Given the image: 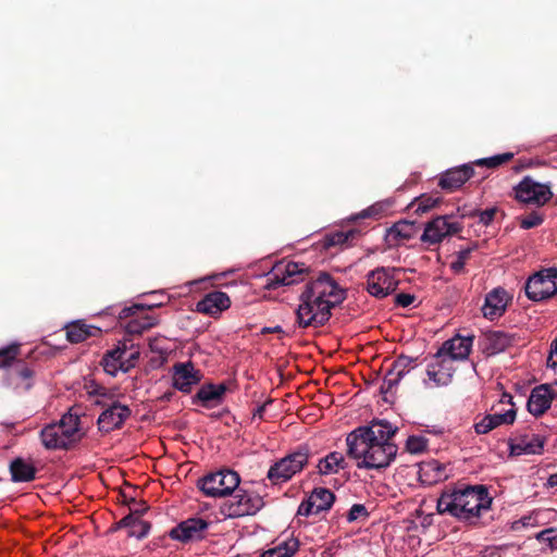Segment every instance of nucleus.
Masks as SVG:
<instances>
[{
	"label": "nucleus",
	"instance_id": "f8f14e48",
	"mask_svg": "<svg viewBox=\"0 0 557 557\" xmlns=\"http://www.w3.org/2000/svg\"><path fill=\"white\" fill-rule=\"evenodd\" d=\"M201 377L200 371L191 362H178L172 367V385L182 393H190Z\"/></svg>",
	"mask_w": 557,
	"mask_h": 557
},
{
	"label": "nucleus",
	"instance_id": "69168bd1",
	"mask_svg": "<svg viewBox=\"0 0 557 557\" xmlns=\"http://www.w3.org/2000/svg\"><path fill=\"white\" fill-rule=\"evenodd\" d=\"M504 397H508V399H509L508 401H510V400H511V396H510V395H508V394H505V395H504Z\"/></svg>",
	"mask_w": 557,
	"mask_h": 557
},
{
	"label": "nucleus",
	"instance_id": "338daca9",
	"mask_svg": "<svg viewBox=\"0 0 557 557\" xmlns=\"http://www.w3.org/2000/svg\"><path fill=\"white\" fill-rule=\"evenodd\" d=\"M274 331H275V332H278V331H281V327H280V326H276V327L274 329Z\"/></svg>",
	"mask_w": 557,
	"mask_h": 557
},
{
	"label": "nucleus",
	"instance_id": "4c0bfd02",
	"mask_svg": "<svg viewBox=\"0 0 557 557\" xmlns=\"http://www.w3.org/2000/svg\"><path fill=\"white\" fill-rule=\"evenodd\" d=\"M512 158H513L512 152H505V153H500V154H495L493 157L479 159L474 162V164L480 165V166L484 165V166L494 169V168H497V166L510 161Z\"/></svg>",
	"mask_w": 557,
	"mask_h": 557
},
{
	"label": "nucleus",
	"instance_id": "f704fd0d",
	"mask_svg": "<svg viewBox=\"0 0 557 557\" xmlns=\"http://www.w3.org/2000/svg\"><path fill=\"white\" fill-rule=\"evenodd\" d=\"M420 472L422 475L430 478V483L443 481L448 476L446 473V467L437 460L423 462L420 467Z\"/></svg>",
	"mask_w": 557,
	"mask_h": 557
},
{
	"label": "nucleus",
	"instance_id": "20e7f679",
	"mask_svg": "<svg viewBox=\"0 0 557 557\" xmlns=\"http://www.w3.org/2000/svg\"><path fill=\"white\" fill-rule=\"evenodd\" d=\"M264 506L263 497L249 490L236 488L235 494L225 500L221 507V512L228 518H240L253 516Z\"/></svg>",
	"mask_w": 557,
	"mask_h": 557
},
{
	"label": "nucleus",
	"instance_id": "cd10ccee",
	"mask_svg": "<svg viewBox=\"0 0 557 557\" xmlns=\"http://www.w3.org/2000/svg\"><path fill=\"white\" fill-rule=\"evenodd\" d=\"M101 334V329L85 324L81 321H76L67 325L66 338L69 342L77 344L86 341L89 337H95Z\"/></svg>",
	"mask_w": 557,
	"mask_h": 557
},
{
	"label": "nucleus",
	"instance_id": "7c9ffc66",
	"mask_svg": "<svg viewBox=\"0 0 557 557\" xmlns=\"http://www.w3.org/2000/svg\"><path fill=\"white\" fill-rule=\"evenodd\" d=\"M543 446V440L537 435H532L531 437H521L517 444L511 446V449L517 455H535L542 453Z\"/></svg>",
	"mask_w": 557,
	"mask_h": 557
},
{
	"label": "nucleus",
	"instance_id": "8fccbe9b",
	"mask_svg": "<svg viewBox=\"0 0 557 557\" xmlns=\"http://www.w3.org/2000/svg\"><path fill=\"white\" fill-rule=\"evenodd\" d=\"M493 430V425L491 424V419L485 416L481 421L474 424V431L478 434H486Z\"/></svg>",
	"mask_w": 557,
	"mask_h": 557
},
{
	"label": "nucleus",
	"instance_id": "423d86ee",
	"mask_svg": "<svg viewBox=\"0 0 557 557\" xmlns=\"http://www.w3.org/2000/svg\"><path fill=\"white\" fill-rule=\"evenodd\" d=\"M398 268L380 267L367 274L366 289L375 298H385L394 293L399 284Z\"/></svg>",
	"mask_w": 557,
	"mask_h": 557
},
{
	"label": "nucleus",
	"instance_id": "b1692460",
	"mask_svg": "<svg viewBox=\"0 0 557 557\" xmlns=\"http://www.w3.org/2000/svg\"><path fill=\"white\" fill-rule=\"evenodd\" d=\"M40 440L44 447L49 450L67 449L70 447L60 425L57 423L46 425L40 431Z\"/></svg>",
	"mask_w": 557,
	"mask_h": 557
},
{
	"label": "nucleus",
	"instance_id": "13d9d810",
	"mask_svg": "<svg viewBox=\"0 0 557 557\" xmlns=\"http://www.w3.org/2000/svg\"><path fill=\"white\" fill-rule=\"evenodd\" d=\"M348 234L346 233H335L330 237V245H342L348 240Z\"/></svg>",
	"mask_w": 557,
	"mask_h": 557
},
{
	"label": "nucleus",
	"instance_id": "c9c22d12",
	"mask_svg": "<svg viewBox=\"0 0 557 557\" xmlns=\"http://www.w3.org/2000/svg\"><path fill=\"white\" fill-rule=\"evenodd\" d=\"M319 512L329 510L335 500V495L327 488H314L309 496Z\"/></svg>",
	"mask_w": 557,
	"mask_h": 557
},
{
	"label": "nucleus",
	"instance_id": "680f3d73",
	"mask_svg": "<svg viewBox=\"0 0 557 557\" xmlns=\"http://www.w3.org/2000/svg\"><path fill=\"white\" fill-rule=\"evenodd\" d=\"M138 357H139V351H137V350H134L131 352L127 351V355L125 356V361H132V368H134L135 362L138 359Z\"/></svg>",
	"mask_w": 557,
	"mask_h": 557
},
{
	"label": "nucleus",
	"instance_id": "6ab92c4d",
	"mask_svg": "<svg viewBox=\"0 0 557 557\" xmlns=\"http://www.w3.org/2000/svg\"><path fill=\"white\" fill-rule=\"evenodd\" d=\"M471 347L472 337L456 336L446 341L437 352L440 357H445V359H449L453 363L455 360L467 359Z\"/></svg>",
	"mask_w": 557,
	"mask_h": 557
},
{
	"label": "nucleus",
	"instance_id": "e433bc0d",
	"mask_svg": "<svg viewBox=\"0 0 557 557\" xmlns=\"http://www.w3.org/2000/svg\"><path fill=\"white\" fill-rule=\"evenodd\" d=\"M389 208L388 201H380L375 202L372 206L368 207L367 209L362 210L357 218L358 219H379L381 218Z\"/></svg>",
	"mask_w": 557,
	"mask_h": 557
},
{
	"label": "nucleus",
	"instance_id": "c756f323",
	"mask_svg": "<svg viewBox=\"0 0 557 557\" xmlns=\"http://www.w3.org/2000/svg\"><path fill=\"white\" fill-rule=\"evenodd\" d=\"M347 467L345 457L339 451H332L318 463V471L321 475L336 474Z\"/></svg>",
	"mask_w": 557,
	"mask_h": 557
},
{
	"label": "nucleus",
	"instance_id": "ddd939ff",
	"mask_svg": "<svg viewBox=\"0 0 557 557\" xmlns=\"http://www.w3.org/2000/svg\"><path fill=\"white\" fill-rule=\"evenodd\" d=\"M209 528V522L202 518H188L175 528H173L169 535L172 540L182 543L199 541L203 539L206 530Z\"/></svg>",
	"mask_w": 557,
	"mask_h": 557
},
{
	"label": "nucleus",
	"instance_id": "4468645a",
	"mask_svg": "<svg viewBox=\"0 0 557 557\" xmlns=\"http://www.w3.org/2000/svg\"><path fill=\"white\" fill-rule=\"evenodd\" d=\"M491 502L486 487L483 485L469 486V497L463 503L465 510H467L463 522L472 523L483 510L490 508Z\"/></svg>",
	"mask_w": 557,
	"mask_h": 557
},
{
	"label": "nucleus",
	"instance_id": "052dcab7",
	"mask_svg": "<svg viewBox=\"0 0 557 557\" xmlns=\"http://www.w3.org/2000/svg\"><path fill=\"white\" fill-rule=\"evenodd\" d=\"M271 403H272V400H268L263 405L257 407L256 410L253 411V418L262 419L267 405L271 404Z\"/></svg>",
	"mask_w": 557,
	"mask_h": 557
},
{
	"label": "nucleus",
	"instance_id": "de8ad7c7",
	"mask_svg": "<svg viewBox=\"0 0 557 557\" xmlns=\"http://www.w3.org/2000/svg\"><path fill=\"white\" fill-rule=\"evenodd\" d=\"M470 249L460 250L458 252L457 259L453 261L450 264V268L455 273H460L463 270V267L470 256Z\"/></svg>",
	"mask_w": 557,
	"mask_h": 557
},
{
	"label": "nucleus",
	"instance_id": "864d4df0",
	"mask_svg": "<svg viewBox=\"0 0 557 557\" xmlns=\"http://www.w3.org/2000/svg\"><path fill=\"white\" fill-rule=\"evenodd\" d=\"M136 528H138L139 531L137 532L136 530H133L131 535L136 536L137 539H143L148 534L150 525L147 522L139 521Z\"/></svg>",
	"mask_w": 557,
	"mask_h": 557
},
{
	"label": "nucleus",
	"instance_id": "72a5a7b5",
	"mask_svg": "<svg viewBox=\"0 0 557 557\" xmlns=\"http://www.w3.org/2000/svg\"><path fill=\"white\" fill-rule=\"evenodd\" d=\"M298 548V540L288 539L263 552L261 557H292L296 554Z\"/></svg>",
	"mask_w": 557,
	"mask_h": 557
},
{
	"label": "nucleus",
	"instance_id": "603ef678",
	"mask_svg": "<svg viewBox=\"0 0 557 557\" xmlns=\"http://www.w3.org/2000/svg\"><path fill=\"white\" fill-rule=\"evenodd\" d=\"M413 300L414 296L405 293L398 294L395 298L396 304L404 308L410 306Z\"/></svg>",
	"mask_w": 557,
	"mask_h": 557
},
{
	"label": "nucleus",
	"instance_id": "aec40b11",
	"mask_svg": "<svg viewBox=\"0 0 557 557\" xmlns=\"http://www.w3.org/2000/svg\"><path fill=\"white\" fill-rule=\"evenodd\" d=\"M555 396L556 394L549 385L543 384L534 387L527 404L529 412L536 417L543 414L550 407Z\"/></svg>",
	"mask_w": 557,
	"mask_h": 557
},
{
	"label": "nucleus",
	"instance_id": "5701e85b",
	"mask_svg": "<svg viewBox=\"0 0 557 557\" xmlns=\"http://www.w3.org/2000/svg\"><path fill=\"white\" fill-rule=\"evenodd\" d=\"M418 233V227L413 222L399 221L389 227L386 232V242L389 246H399L405 240L413 238Z\"/></svg>",
	"mask_w": 557,
	"mask_h": 557
},
{
	"label": "nucleus",
	"instance_id": "0e129e2a",
	"mask_svg": "<svg viewBox=\"0 0 557 557\" xmlns=\"http://www.w3.org/2000/svg\"><path fill=\"white\" fill-rule=\"evenodd\" d=\"M104 388L103 387H97L96 389H94L91 393H95V394H102V391Z\"/></svg>",
	"mask_w": 557,
	"mask_h": 557
},
{
	"label": "nucleus",
	"instance_id": "0eeeda50",
	"mask_svg": "<svg viewBox=\"0 0 557 557\" xmlns=\"http://www.w3.org/2000/svg\"><path fill=\"white\" fill-rule=\"evenodd\" d=\"M525 294L533 301H541L557 294V269H545L530 276L525 284Z\"/></svg>",
	"mask_w": 557,
	"mask_h": 557
},
{
	"label": "nucleus",
	"instance_id": "a18cd8bd",
	"mask_svg": "<svg viewBox=\"0 0 557 557\" xmlns=\"http://www.w3.org/2000/svg\"><path fill=\"white\" fill-rule=\"evenodd\" d=\"M543 216L536 212H532L524 216L520 221V227L523 230H530L536 227L543 223Z\"/></svg>",
	"mask_w": 557,
	"mask_h": 557
},
{
	"label": "nucleus",
	"instance_id": "dca6fc26",
	"mask_svg": "<svg viewBox=\"0 0 557 557\" xmlns=\"http://www.w3.org/2000/svg\"><path fill=\"white\" fill-rule=\"evenodd\" d=\"M131 416V409L126 405L113 403L98 418V428L101 432L109 433L120 429Z\"/></svg>",
	"mask_w": 557,
	"mask_h": 557
},
{
	"label": "nucleus",
	"instance_id": "f3484780",
	"mask_svg": "<svg viewBox=\"0 0 557 557\" xmlns=\"http://www.w3.org/2000/svg\"><path fill=\"white\" fill-rule=\"evenodd\" d=\"M473 175L474 169L472 164L451 168L441 175L438 186L445 190L453 191L461 187Z\"/></svg>",
	"mask_w": 557,
	"mask_h": 557
},
{
	"label": "nucleus",
	"instance_id": "f03ea898",
	"mask_svg": "<svg viewBox=\"0 0 557 557\" xmlns=\"http://www.w3.org/2000/svg\"><path fill=\"white\" fill-rule=\"evenodd\" d=\"M345 290L326 272L307 282L299 296L296 309V322L299 327L323 326L332 315V309L345 299Z\"/></svg>",
	"mask_w": 557,
	"mask_h": 557
},
{
	"label": "nucleus",
	"instance_id": "4d7b16f0",
	"mask_svg": "<svg viewBox=\"0 0 557 557\" xmlns=\"http://www.w3.org/2000/svg\"><path fill=\"white\" fill-rule=\"evenodd\" d=\"M547 362L553 368L557 367V337L553 341L550 345V351Z\"/></svg>",
	"mask_w": 557,
	"mask_h": 557
},
{
	"label": "nucleus",
	"instance_id": "2f4dec72",
	"mask_svg": "<svg viewBox=\"0 0 557 557\" xmlns=\"http://www.w3.org/2000/svg\"><path fill=\"white\" fill-rule=\"evenodd\" d=\"M10 471L14 482H29L35 479L36 473L34 466L21 458H16L11 462Z\"/></svg>",
	"mask_w": 557,
	"mask_h": 557
},
{
	"label": "nucleus",
	"instance_id": "e2e57ef3",
	"mask_svg": "<svg viewBox=\"0 0 557 557\" xmlns=\"http://www.w3.org/2000/svg\"><path fill=\"white\" fill-rule=\"evenodd\" d=\"M547 485L550 487L557 486V473L550 474L547 479Z\"/></svg>",
	"mask_w": 557,
	"mask_h": 557
},
{
	"label": "nucleus",
	"instance_id": "1a4fd4ad",
	"mask_svg": "<svg viewBox=\"0 0 557 557\" xmlns=\"http://www.w3.org/2000/svg\"><path fill=\"white\" fill-rule=\"evenodd\" d=\"M516 198L524 203L544 206L553 197L550 186L525 176L515 188Z\"/></svg>",
	"mask_w": 557,
	"mask_h": 557
},
{
	"label": "nucleus",
	"instance_id": "c85d7f7f",
	"mask_svg": "<svg viewBox=\"0 0 557 557\" xmlns=\"http://www.w3.org/2000/svg\"><path fill=\"white\" fill-rule=\"evenodd\" d=\"M512 344V337L504 332H490L485 336L484 351L490 355H497L505 351Z\"/></svg>",
	"mask_w": 557,
	"mask_h": 557
},
{
	"label": "nucleus",
	"instance_id": "a878e982",
	"mask_svg": "<svg viewBox=\"0 0 557 557\" xmlns=\"http://www.w3.org/2000/svg\"><path fill=\"white\" fill-rule=\"evenodd\" d=\"M57 424L60 425L70 446L81 440L79 413L77 411L70 409Z\"/></svg>",
	"mask_w": 557,
	"mask_h": 557
},
{
	"label": "nucleus",
	"instance_id": "9d476101",
	"mask_svg": "<svg viewBox=\"0 0 557 557\" xmlns=\"http://www.w3.org/2000/svg\"><path fill=\"white\" fill-rule=\"evenodd\" d=\"M447 215H441L425 224L424 232L421 235V242L429 245H436L446 237L458 234L461 231V224L451 222Z\"/></svg>",
	"mask_w": 557,
	"mask_h": 557
},
{
	"label": "nucleus",
	"instance_id": "c03bdc74",
	"mask_svg": "<svg viewBox=\"0 0 557 557\" xmlns=\"http://www.w3.org/2000/svg\"><path fill=\"white\" fill-rule=\"evenodd\" d=\"M369 512L364 505L362 504H355L351 506L347 513V520L348 522H354L358 519H366L368 518Z\"/></svg>",
	"mask_w": 557,
	"mask_h": 557
},
{
	"label": "nucleus",
	"instance_id": "bb28decb",
	"mask_svg": "<svg viewBox=\"0 0 557 557\" xmlns=\"http://www.w3.org/2000/svg\"><path fill=\"white\" fill-rule=\"evenodd\" d=\"M33 370L25 363L18 361L10 370L9 380L16 389L28 391L32 387Z\"/></svg>",
	"mask_w": 557,
	"mask_h": 557
},
{
	"label": "nucleus",
	"instance_id": "f257e3e1",
	"mask_svg": "<svg viewBox=\"0 0 557 557\" xmlns=\"http://www.w3.org/2000/svg\"><path fill=\"white\" fill-rule=\"evenodd\" d=\"M397 430L387 420H373L369 425L359 426L347 434V455L356 460L359 469H385L398 453L393 442Z\"/></svg>",
	"mask_w": 557,
	"mask_h": 557
},
{
	"label": "nucleus",
	"instance_id": "6e6d98bb",
	"mask_svg": "<svg viewBox=\"0 0 557 557\" xmlns=\"http://www.w3.org/2000/svg\"><path fill=\"white\" fill-rule=\"evenodd\" d=\"M143 309V306L140 305H134V306H131V307H124L120 312H119V319H126L128 317H132L133 314H135L138 310Z\"/></svg>",
	"mask_w": 557,
	"mask_h": 557
},
{
	"label": "nucleus",
	"instance_id": "6e6552de",
	"mask_svg": "<svg viewBox=\"0 0 557 557\" xmlns=\"http://www.w3.org/2000/svg\"><path fill=\"white\" fill-rule=\"evenodd\" d=\"M308 462L307 450H298L275 462L268 471V479L274 483H282L290 480L300 472Z\"/></svg>",
	"mask_w": 557,
	"mask_h": 557
},
{
	"label": "nucleus",
	"instance_id": "79ce46f5",
	"mask_svg": "<svg viewBox=\"0 0 557 557\" xmlns=\"http://www.w3.org/2000/svg\"><path fill=\"white\" fill-rule=\"evenodd\" d=\"M152 322L150 321L149 318H145L143 321H139V320H132L129 321L126 326H125V330L128 334H132V335H139L141 334L144 331L150 329L152 326Z\"/></svg>",
	"mask_w": 557,
	"mask_h": 557
},
{
	"label": "nucleus",
	"instance_id": "5fc2aeb1",
	"mask_svg": "<svg viewBox=\"0 0 557 557\" xmlns=\"http://www.w3.org/2000/svg\"><path fill=\"white\" fill-rule=\"evenodd\" d=\"M540 512H533L529 516L522 517L516 524L520 523L522 527H533L537 523V516Z\"/></svg>",
	"mask_w": 557,
	"mask_h": 557
},
{
	"label": "nucleus",
	"instance_id": "a19ab883",
	"mask_svg": "<svg viewBox=\"0 0 557 557\" xmlns=\"http://www.w3.org/2000/svg\"><path fill=\"white\" fill-rule=\"evenodd\" d=\"M487 418L491 419L493 429L502 424H512L516 420V410L509 409L505 413L487 414Z\"/></svg>",
	"mask_w": 557,
	"mask_h": 557
},
{
	"label": "nucleus",
	"instance_id": "39448f33",
	"mask_svg": "<svg viewBox=\"0 0 557 557\" xmlns=\"http://www.w3.org/2000/svg\"><path fill=\"white\" fill-rule=\"evenodd\" d=\"M239 483V474L233 470L225 469L200 479L198 487L209 497L221 498L233 494Z\"/></svg>",
	"mask_w": 557,
	"mask_h": 557
},
{
	"label": "nucleus",
	"instance_id": "a211bd4d",
	"mask_svg": "<svg viewBox=\"0 0 557 557\" xmlns=\"http://www.w3.org/2000/svg\"><path fill=\"white\" fill-rule=\"evenodd\" d=\"M455 368L449 359L440 357L437 352L433 361L428 366L426 374L436 386H445L451 382Z\"/></svg>",
	"mask_w": 557,
	"mask_h": 557
},
{
	"label": "nucleus",
	"instance_id": "3c124183",
	"mask_svg": "<svg viewBox=\"0 0 557 557\" xmlns=\"http://www.w3.org/2000/svg\"><path fill=\"white\" fill-rule=\"evenodd\" d=\"M495 213H496V209L495 208H491V209H486V210H483V211H480L479 212V221L481 223H483L484 225H488L494 216H495Z\"/></svg>",
	"mask_w": 557,
	"mask_h": 557
},
{
	"label": "nucleus",
	"instance_id": "37998d69",
	"mask_svg": "<svg viewBox=\"0 0 557 557\" xmlns=\"http://www.w3.org/2000/svg\"><path fill=\"white\" fill-rule=\"evenodd\" d=\"M17 354V345H11L9 347L0 349V368L9 366L13 360H15Z\"/></svg>",
	"mask_w": 557,
	"mask_h": 557
},
{
	"label": "nucleus",
	"instance_id": "9b49d317",
	"mask_svg": "<svg viewBox=\"0 0 557 557\" xmlns=\"http://www.w3.org/2000/svg\"><path fill=\"white\" fill-rule=\"evenodd\" d=\"M469 497V486L463 490L446 491L437 499L438 513H447L460 521L465 519V500Z\"/></svg>",
	"mask_w": 557,
	"mask_h": 557
},
{
	"label": "nucleus",
	"instance_id": "58836bf2",
	"mask_svg": "<svg viewBox=\"0 0 557 557\" xmlns=\"http://www.w3.org/2000/svg\"><path fill=\"white\" fill-rule=\"evenodd\" d=\"M440 197L424 195L416 199L412 206L414 207L417 213H424L434 208L440 202Z\"/></svg>",
	"mask_w": 557,
	"mask_h": 557
},
{
	"label": "nucleus",
	"instance_id": "bf43d9fd",
	"mask_svg": "<svg viewBox=\"0 0 557 557\" xmlns=\"http://www.w3.org/2000/svg\"><path fill=\"white\" fill-rule=\"evenodd\" d=\"M139 521L140 520L135 518L133 515H128V516L124 517L123 519H121L119 524H120V527H125V528H128V527L136 528V525L138 524Z\"/></svg>",
	"mask_w": 557,
	"mask_h": 557
},
{
	"label": "nucleus",
	"instance_id": "473e14b6",
	"mask_svg": "<svg viewBox=\"0 0 557 557\" xmlns=\"http://www.w3.org/2000/svg\"><path fill=\"white\" fill-rule=\"evenodd\" d=\"M412 363V360L408 357H400L398 358L394 364L393 368L388 371V373L384 377V384L387 385L389 388L397 384L400 379L409 372L407 369L408 366Z\"/></svg>",
	"mask_w": 557,
	"mask_h": 557
},
{
	"label": "nucleus",
	"instance_id": "393cba45",
	"mask_svg": "<svg viewBox=\"0 0 557 557\" xmlns=\"http://www.w3.org/2000/svg\"><path fill=\"white\" fill-rule=\"evenodd\" d=\"M226 392L224 384H207L202 385L194 397L195 401H200L203 407L211 408L222 403Z\"/></svg>",
	"mask_w": 557,
	"mask_h": 557
},
{
	"label": "nucleus",
	"instance_id": "49530a36",
	"mask_svg": "<svg viewBox=\"0 0 557 557\" xmlns=\"http://www.w3.org/2000/svg\"><path fill=\"white\" fill-rule=\"evenodd\" d=\"M536 539L541 542L547 543L550 548H557V530L555 529H546L541 531Z\"/></svg>",
	"mask_w": 557,
	"mask_h": 557
},
{
	"label": "nucleus",
	"instance_id": "2eb2a0df",
	"mask_svg": "<svg viewBox=\"0 0 557 557\" xmlns=\"http://www.w3.org/2000/svg\"><path fill=\"white\" fill-rule=\"evenodd\" d=\"M127 349V342L124 341L104 354L101 364L108 374L115 376L120 371L127 372L132 369V361H125Z\"/></svg>",
	"mask_w": 557,
	"mask_h": 557
},
{
	"label": "nucleus",
	"instance_id": "7ed1b4c3",
	"mask_svg": "<svg viewBox=\"0 0 557 557\" xmlns=\"http://www.w3.org/2000/svg\"><path fill=\"white\" fill-rule=\"evenodd\" d=\"M309 274L310 268L304 262L280 261L267 274L265 287L276 289L280 286L299 284L308 278L311 280Z\"/></svg>",
	"mask_w": 557,
	"mask_h": 557
},
{
	"label": "nucleus",
	"instance_id": "412c9836",
	"mask_svg": "<svg viewBox=\"0 0 557 557\" xmlns=\"http://www.w3.org/2000/svg\"><path fill=\"white\" fill-rule=\"evenodd\" d=\"M231 306L230 297L226 293L214 290L205 295V297L197 302V311L209 314L211 317L219 315L222 311L228 309Z\"/></svg>",
	"mask_w": 557,
	"mask_h": 557
},
{
	"label": "nucleus",
	"instance_id": "4be33fe9",
	"mask_svg": "<svg viewBox=\"0 0 557 557\" xmlns=\"http://www.w3.org/2000/svg\"><path fill=\"white\" fill-rule=\"evenodd\" d=\"M507 306V293L503 288H495L485 297L482 307L483 315L490 320L500 317Z\"/></svg>",
	"mask_w": 557,
	"mask_h": 557
},
{
	"label": "nucleus",
	"instance_id": "ea45409f",
	"mask_svg": "<svg viewBox=\"0 0 557 557\" xmlns=\"http://www.w3.org/2000/svg\"><path fill=\"white\" fill-rule=\"evenodd\" d=\"M428 447V440L423 436H409L406 441V449L410 454H421Z\"/></svg>",
	"mask_w": 557,
	"mask_h": 557
},
{
	"label": "nucleus",
	"instance_id": "09e8293b",
	"mask_svg": "<svg viewBox=\"0 0 557 557\" xmlns=\"http://www.w3.org/2000/svg\"><path fill=\"white\" fill-rule=\"evenodd\" d=\"M297 513L299 516H305V517H308L310 515H318L320 513L318 511V509L315 508V505L313 503V500H311L310 498H308L307 500L302 502L299 507H298V510H297Z\"/></svg>",
	"mask_w": 557,
	"mask_h": 557
}]
</instances>
